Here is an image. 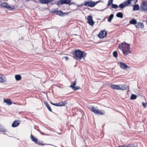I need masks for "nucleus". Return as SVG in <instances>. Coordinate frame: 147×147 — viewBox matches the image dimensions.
<instances>
[{
    "instance_id": "f257e3e1",
    "label": "nucleus",
    "mask_w": 147,
    "mask_h": 147,
    "mask_svg": "<svg viewBox=\"0 0 147 147\" xmlns=\"http://www.w3.org/2000/svg\"><path fill=\"white\" fill-rule=\"evenodd\" d=\"M119 48L121 50L125 55H127L129 53V44L125 42H122L119 45Z\"/></svg>"
},
{
    "instance_id": "f03ea898",
    "label": "nucleus",
    "mask_w": 147,
    "mask_h": 147,
    "mask_svg": "<svg viewBox=\"0 0 147 147\" xmlns=\"http://www.w3.org/2000/svg\"><path fill=\"white\" fill-rule=\"evenodd\" d=\"M76 59L80 60L82 58H84L86 55V53H83V52L79 50H76L75 51Z\"/></svg>"
},
{
    "instance_id": "7ed1b4c3",
    "label": "nucleus",
    "mask_w": 147,
    "mask_h": 147,
    "mask_svg": "<svg viewBox=\"0 0 147 147\" xmlns=\"http://www.w3.org/2000/svg\"><path fill=\"white\" fill-rule=\"evenodd\" d=\"M99 2H100V1H98L95 2L91 0H89L88 1H84V5L85 6L93 7L98 3Z\"/></svg>"
},
{
    "instance_id": "20e7f679",
    "label": "nucleus",
    "mask_w": 147,
    "mask_h": 147,
    "mask_svg": "<svg viewBox=\"0 0 147 147\" xmlns=\"http://www.w3.org/2000/svg\"><path fill=\"white\" fill-rule=\"evenodd\" d=\"M111 87L113 89L116 90H124L126 89V88L125 86L123 85H115L114 84H111Z\"/></svg>"
},
{
    "instance_id": "39448f33",
    "label": "nucleus",
    "mask_w": 147,
    "mask_h": 147,
    "mask_svg": "<svg viewBox=\"0 0 147 147\" xmlns=\"http://www.w3.org/2000/svg\"><path fill=\"white\" fill-rule=\"evenodd\" d=\"M141 9L144 11H147V1H143L140 5Z\"/></svg>"
},
{
    "instance_id": "423d86ee",
    "label": "nucleus",
    "mask_w": 147,
    "mask_h": 147,
    "mask_svg": "<svg viewBox=\"0 0 147 147\" xmlns=\"http://www.w3.org/2000/svg\"><path fill=\"white\" fill-rule=\"evenodd\" d=\"M70 2V0H60L57 1V4L58 5L63 4H69Z\"/></svg>"
},
{
    "instance_id": "0eeeda50",
    "label": "nucleus",
    "mask_w": 147,
    "mask_h": 147,
    "mask_svg": "<svg viewBox=\"0 0 147 147\" xmlns=\"http://www.w3.org/2000/svg\"><path fill=\"white\" fill-rule=\"evenodd\" d=\"M107 34V32L105 31H101L98 34V36L101 38L105 37Z\"/></svg>"
},
{
    "instance_id": "6e6552de",
    "label": "nucleus",
    "mask_w": 147,
    "mask_h": 147,
    "mask_svg": "<svg viewBox=\"0 0 147 147\" xmlns=\"http://www.w3.org/2000/svg\"><path fill=\"white\" fill-rule=\"evenodd\" d=\"M129 4V0L125 1L123 3H122L119 5V7L121 9H123L124 7L127 6Z\"/></svg>"
},
{
    "instance_id": "1a4fd4ad",
    "label": "nucleus",
    "mask_w": 147,
    "mask_h": 147,
    "mask_svg": "<svg viewBox=\"0 0 147 147\" xmlns=\"http://www.w3.org/2000/svg\"><path fill=\"white\" fill-rule=\"evenodd\" d=\"M88 23L90 25L93 26L94 24V22H93L92 17L91 16H88L87 18Z\"/></svg>"
},
{
    "instance_id": "9d476101",
    "label": "nucleus",
    "mask_w": 147,
    "mask_h": 147,
    "mask_svg": "<svg viewBox=\"0 0 147 147\" xmlns=\"http://www.w3.org/2000/svg\"><path fill=\"white\" fill-rule=\"evenodd\" d=\"M7 81V80L5 76L0 74V83H5Z\"/></svg>"
},
{
    "instance_id": "9b49d317",
    "label": "nucleus",
    "mask_w": 147,
    "mask_h": 147,
    "mask_svg": "<svg viewBox=\"0 0 147 147\" xmlns=\"http://www.w3.org/2000/svg\"><path fill=\"white\" fill-rule=\"evenodd\" d=\"M76 85V80L75 81L72 83L70 86L69 87L72 88L74 90H76L78 89H80V88L78 86H75Z\"/></svg>"
},
{
    "instance_id": "f8f14e48",
    "label": "nucleus",
    "mask_w": 147,
    "mask_h": 147,
    "mask_svg": "<svg viewBox=\"0 0 147 147\" xmlns=\"http://www.w3.org/2000/svg\"><path fill=\"white\" fill-rule=\"evenodd\" d=\"M118 63L119 65L120 68L126 70L128 67L125 64L121 62H119Z\"/></svg>"
},
{
    "instance_id": "ddd939ff",
    "label": "nucleus",
    "mask_w": 147,
    "mask_h": 147,
    "mask_svg": "<svg viewBox=\"0 0 147 147\" xmlns=\"http://www.w3.org/2000/svg\"><path fill=\"white\" fill-rule=\"evenodd\" d=\"M54 0H39V2L42 4H47Z\"/></svg>"
},
{
    "instance_id": "4468645a",
    "label": "nucleus",
    "mask_w": 147,
    "mask_h": 147,
    "mask_svg": "<svg viewBox=\"0 0 147 147\" xmlns=\"http://www.w3.org/2000/svg\"><path fill=\"white\" fill-rule=\"evenodd\" d=\"M138 0H129V6H133L137 2Z\"/></svg>"
},
{
    "instance_id": "2eb2a0df",
    "label": "nucleus",
    "mask_w": 147,
    "mask_h": 147,
    "mask_svg": "<svg viewBox=\"0 0 147 147\" xmlns=\"http://www.w3.org/2000/svg\"><path fill=\"white\" fill-rule=\"evenodd\" d=\"M136 26L138 28H143L144 27V25L143 23L139 22L137 23Z\"/></svg>"
},
{
    "instance_id": "dca6fc26",
    "label": "nucleus",
    "mask_w": 147,
    "mask_h": 147,
    "mask_svg": "<svg viewBox=\"0 0 147 147\" xmlns=\"http://www.w3.org/2000/svg\"><path fill=\"white\" fill-rule=\"evenodd\" d=\"M4 102L6 103L7 105H11L12 104V102L10 99H4Z\"/></svg>"
},
{
    "instance_id": "f3484780",
    "label": "nucleus",
    "mask_w": 147,
    "mask_h": 147,
    "mask_svg": "<svg viewBox=\"0 0 147 147\" xmlns=\"http://www.w3.org/2000/svg\"><path fill=\"white\" fill-rule=\"evenodd\" d=\"M20 123L19 122L17 121H14L12 124V126L13 127H16L19 125Z\"/></svg>"
},
{
    "instance_id": "a211bd4d",
    "label": "nucleus",
    "mask_w": 147,
    "mask_h": 147,
    "mask_svg": "<svg viewBox=\"0 0 147 147\" xmlns=\"http://www.w3.org/2000/svg\"><path fill=\"white\" fill-rule=\"evenodd\" d=\"M90 109L95 113L96 114L97 112L98 109L95 107H92Z\"/></svg>"
},
{
    "instance_id": "6ab92c4d",
    "label": "nucleus",
    "mask_w": 147,
    "mask_h": 147,
    "mask_svg": "<svg viewBox=\"0 0 147 147\" xmlns=\"http://www.w3.org/2000/svg\"><path fill=\"white\" fill-rule=\"evenodd\" d=\"M133 10L134 11H137L139 9V6L138 4H135L133 6Z\"/></svg>"
},
{
    "instance_id": "aec40b11",
    "label": "nucleus",
    "mask_w": 147,
    "mask_h": 147,
    "mask_svg": "<svg viewBox=\"0 0 147 147\" xmlns=\"http://www.w3.org/2000/svg\"><path fill=\"white\" fill-rule=\"evenodd\" d=\"M31 139L32 140L36 143H37V138H35L32 136V134L31 135Z\"/></svg>"
},
{
    "instance_id": "412c9836",
    "label": "nucleus",
    "mask_w": 147,
    "mask_h": 147,
    "mask_svg": "<svg viewBox=\"0 0 147 147\" xmlns=\"http://www.w3.org/2000/svg\"><path fill=\"white\" fill-rule=\"evenodd\" d=\"M15 78L16 80L19 81L21 79L22 77L20 75H16L15 76Z\"/></svg>"
},
{
    "instance_id": "4be33fe9",
    "label": "nucleus",
    "mask_w": 147,
    "mask_h": 147,
    "mask_svg": "<svg viewBox=\"0 0 147 147\" xmlns=\"http://www.w3.org/2000/svg\"><path fill=\"white\" fill-rule=\"evenodd\" d=\"M9 4L7 3H2L1 5V6L3 7H5L6 8H7Z\"/></svg>"
},
{
    "instance_id": "5701e85b",
    "label": "nucleus",
    "mask_w": 147,
    "mask_h": 147,
    "mask_svg": "<svg viewBox=\"0 0 147 147\" xmlns=\"http://www.w3.org/2000/svg\"><path fill=\"white\" fill-rule=\"evenodd\" d=\"M15 6L13 5H12L10 6L9 4L7 7V9L10 10H12L15 9Z\"/></svg>"
},
{
    "instance_id": "b1692460",
    "label": "nucleus",
    "mask_w": 147,
    "mask_h": 147,
    "mask_svg": "<svg viewBox=\"0 0 147 147\" xmlns=\"http://www.w3.org/2000/svg\"><path fill=\"white\" fill-rule=\"evenodd\" d=\"M116 16L117 17L121 18H123V14L121 12H119L117 13Z\"/></svg>"
},
{
    "instance_id": "393cba45",
    "label": "nucleus",
    "mask_w": 147,
    "mask_h": 147,
    "mask_svg": "<svg viewBox=\"0 0 147 147\" xmlns=\"http://www.w3.org/2000/svg\"><path fill=\"white\" fill-rule=\"evenodd\" d=\"M96 114L100 115H103L105 114V111L103 110L100 111L98 110Z\"/></svg>"
},
{
    "instance_id": "a878e982",
    "label": "nucleus",
    "mask_w": 147,
    "mask_h": 147,
    "mask_svg": "<svg viewBox=\"0 0 147 147\" xmlns=\"http://www.w3.org/2000/svg\"><path fill=\"white\" fill-rule=\"evenodd\" d=\"M114 17V15L113 14L111 15L109 18L108 21L109 22H111L113 19Z\"/></svg>"
},
{
    "instance_id": "bb28decb",
    "label": "nucleus",
    "mask_w": 147,
    "mask_h": 147,
    "mask_svg": "<svg viewBox=\"0 0 147 147\" xmlns=\"http://www.w3.org/2000/svg\"><path fill=\"white\" fill-rule=\"evenodd\" d=\"M56 14L57 15H59L60 16H62L63 15V13L61 10L59 11H57Z\"/></svg>"
},
{
    "instance_id": "cd10ccee",
    "label": "nucleus",
    "mask_w": 147,
    "mask_h": 147,
    "mask_svg": "<svg viewBox=\"0 0 147 147\" xmlns=\"http://www.w3.org/2000/svg\"><path fill=\"white\" fill-rule=\"evenodd\" d=\"M66 103L65 101L64 102H63V101H61V102H58L59 106H63L65 105Z\"/></svg>"
},
{
    "instance_id": "c85d7f7f",
    "label": "nucleus",
    "mask_w": 147,
    "mask_h": 147,
    "mask_svg": "<svg viewBox=\"0 0 147 147\" xmlns=\"http://www.w3.org/2000/svg\"><path fill=\"white\" fill-rule=\"evenodd\" d=\"M129 23L133 24H135L137 23V21L135 19H133L129 22Z\"/></svg>"
},
{
    "instance_id": "c756f323",
    "label": "nucleus",
    "mask_w": 147,
    "mask_h": 147,
    "mask_svg": "<svg viewBox=\"0 0 147 147\" xmlns=\"http://www.w3.org/2000/svg\"><path fill=\"white\" fill-rule=\"evenodd\" d=\"M137 97L136 95L132 94L130 97V99L131 100H135L136 98Z\"/></svg>"
},
{
    "instance_id": "7c9ffc66",
    "label": "nucleus",
    "mask_w": 147,
    "mask_h": 147,
    "mask_svg": "<svg viewBox=\"0 0 147 147\" xmlns=\"http://www.w3.org/2000/svg\"><path fill=\"white\" fill-rule=\"evenodd\" d=\"M5 131L6 130L3 127L0 125V132H5Z\"/></svg>"
},
{
    "instance_id": "2f4dec72",
    "label": "nucleus",
    "mask_w": 147,
    "mask_h": 147,
    "mask_svg": "<svg viewBox=\"0 0 147 147\" xmlns=\"http://www.w3.org/2000/svg\"><path fill=\"white\" fill-rule=\"evenodd\" d=\"M45 104L47 107L48 109V110L50 111L51 112L52 111V109H51V107L49 106V105L47 103H45Z\"/></svg>"
},
{
    "instance_id": "473e14b6",
    "label": "nucleus",
    "mask_w": 147,
    "mask_h": 147,
    "mask_svg": "<svg viewBox=\"0 0 147 147\" xmlns=\"http://www.w3.org/2000/svg\"><path fill=\"white\" fill-rule=\"evenodd\" d=\"M129 147H137L135 144L132 142H130L129 144Z\"/></svg>"
},
{
    "instance_id": "72a5a7b5",
    "label": "nucleus",
    "mask_w": 147,
    "mask_h": 147,
    "mask_svg": "<svg viewBox=\"0 0 147 147\" xmlns=\"http://www.w3.org/2000/svg\"><path fill=\"white\" fill-rule=\"evenodd\" d=\"M113 56L116 57L117 58V51H114L113 53Z\"/></svg>"
},
{
    "instance_id": "f704fd0d",
    "label": "nucleus",
    "mask_w": 147,
    "mask_h": 147,
    "mask_svg": "<svg viewBox=\"0 0 147 147\" xmlns=\"http://www.w3.org/2000/svg\"><path fill=\"white\" fill-rule=\"evenodd\" d=\"M111 7L113 8L116 9L118 7V6L116 4H113L111 6Z\"/></svg>"
},
{
    "instance_id": "c9c22d12",
    "label": "nucleus",
    "mask_w": 147,
    "mask_h": 147,
    "mask_svg": "<svg viewBox=\"0 0 147 147\" xmlns=\"http://www.w3.org/2000/svg\"><path fill=\"white\" fill-rule=\"evenodd\" d=\"M142 105L143 107L144 108H146V107H147V102H142Z\"/></svg>"
},
{
    "instance_id": "e433bc0d",
    "label": "nucleus",
    "mask_w": 147,
    "mask_h": 147,
    "mask_svg": "<svg viewBox=\"0 0 147 147\" xmlns=\"http://www.w3.org/2000/svg\"><path fill=\"white\" fill-rule=\"evenodd\" d=\"M113 1V0H109L108 2L107 5L110 6V5L112 3Z\"/></svg>"
},
{
    "instance_id": "4c0bfd02",
    "label": "nucleus",
    "mask_w": 147,
    "mask_h": 147,
    "mask_svg": "<svg viewBox=\"0 0 147 147\" xmlns=\"http://www.w3.org/2000/svg\"><path fill=\"white\" fill-rule=\"evenodd\" d=\"M57 9H56L54 10L53 11H52V12L53 13H56L57 12Z\"/></svg>"
},
{
    "instance_id": "58836bf2",
    "label": "nucleus",
    "mask_w": 147,
    "mask_h": 147,
    "mask_svg": "<svg viewBox=\"0 0 147 147\" xmlns=\"http://www.w3.org/2000/svg\"><path fill=\"white\" fill-rule=\"evenodd\" d=\"M36 144H38V145H45V144H42L40 142H37V143H36Z\"/></svg>"
},
{
    "instance_id": "ea45409f",
    "label": "nucleus",
    "mask_w": 147,
    "mask_h": 147,
    "mask_svg": "<svg viewBox=\"0 0 147 147\" xmlns=\"http://www.w3.org/2000/svg\"><path fill=\"white\" fill-rule=\"evenodd\" d=\"M118 147H129L128 146V145H127L126 146H125V145L119 146Z\"/></svg>"
},
{
    "instance_id": "a19ab883",
    "label": "nucleus",
    "mask_w": 147,
    "mask_h": 147,
    "mask_svg": "<svg viewBox=\"0 0 147 147\" xmlns=\"http://www.w3.org/2000/svg\"><path fill=\"white\" fill-rule=\"evenodd\" d=\"M53 105H55V106H59V104H58V103H54V104H53Z\"/></svg>"
},
{
    "instance_id": "79ce46f5",
    "label": "nucleus",
    "mask_w": 147,
    "mask_h": 147,
    "mask_svg": "<svg viewBox=\"0 0 147 147\" xmlns=\"http://www.w3.org/2000/svg\"><path fill=\"white\" fill-rule=\"evenodd\" d=\"M64 58L66 60H68V57H66V56H65L64 57Z\"/></svg>"
},
{
    "instance_id": "37998d69",
    "label": "nucleus",
    "mask_w": 147,
    "mask_h": 147,
    "mask_svg": "<svg viewBox=\"0 0 147 147\" xmlns=\"http://www.w3.org/2000/svg\"><path fill=\"white\" fill-rule=\"evenodd\" d=\"M51 103L52 105H53V104H54V103H52L51 102Z\"/></svg>"
}]
</instances>
